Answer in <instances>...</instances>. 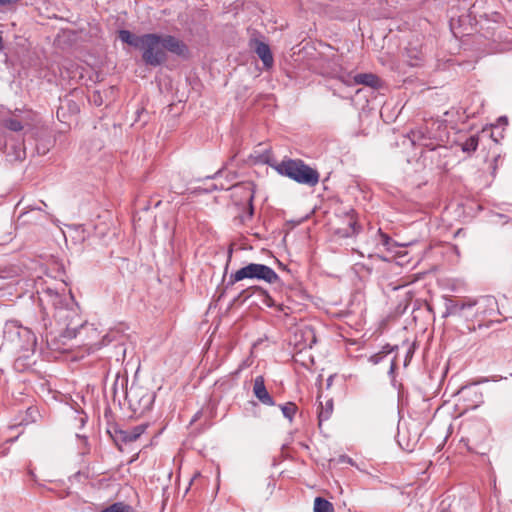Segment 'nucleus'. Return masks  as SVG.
Returning <instances> with one entry per match:
<instances>
[{
    "label": "nucleus",
    "mask_w": 512,
    "mask_h": 512,
    "mask_svg": "<svg viewBox=\"0 0 512 512\" xmlns=\"http://www.w3.org/2000/svg\"><path fill=\"white\" fill-rule=\"evenodd\" d=\"M475 303V317L492 316L498 313V302L494 296L486 295L478 299H472Z\"/></svg>",
    "instance_id": "nucleus-9"
},
{
    "label": "nucleus",
    "mask_w": 512,
    "mask_h": 512,
    "mask_svg": "<svg viewBox=\"0 0 512 512\" xmlns=\"http://www.w3.org/2000/svg\"><path fill=\"white\" fill-rule=\"evenodd\" d=\"M379 233H380V236H381L382 244L384 246H389L391 238L387 234L382 233L381 230H379Z\"/></svg>",
    "instance_id": "nucleus-26"
},
{
    "label": "nucleus",
    "mask_w": 512,
    "mask_h": 512,
    "mask_svg": "<svg viewBox=\"0 0 512 512\" xmlns=\"http://www.w3.org/2000/svg\"><path fill=\"white\" fill-rule=\"evenodd\" d=\"M221 172H222V170H218V171L214 174V176H212V178H216L218 175H220V174H221Z\"/></svg>",
    "instance_id": "nucleus-33"
},
{
    "label": "nucleus",
    "mask_w": 512,
    "mask_h": 512,
    "mask_svg": "<svg viewBox=\"0 0 512 512\" xmlns=\"http://www.w3.org/2000/svg\"><path fill=\"white\" fill-rule=\"evenodd\" d=\"M47 294L52 298V304L55 307L54 321L55 327H48L45 319H43V328L46 332V337L51 339H73L77 335L79 328L83 327V321L79 315L78 307L72 305H62V299L57 293H52L47 290ZM49 339H47L48 341Z\"/></svg>",
    "instance_id": "nucleus-1"
},
{
    "label": "nucleus",
    "mask_w": 512,
    "mask_h": 512,
    "mask_svg": "<svg viewBox=\"0 0 512 512\" xmlns=\"http://www.w3.org/2000/svg\"><path fill=\"white\" fill-rule=\"evenodd\" d=\"M475 306V303H472L471 298H465L462 300H456L452 298L445 299V312L442 317L447 318L449 316H463V312L466 309H471Z\"/></svg>",
    "instance_id": "nucleus-10"
},
{
    "label": "nucleus",
    "mask_w": 512,
    "mask_h": 512,
    "mask_svg": "<svg viewBox=\"0 0 512 512\" xmlns=\"http://www.w3.org/2000/svg\"><path fill=\"white\" fill-rule=\"evenodd\" d=\"M161 43L164 51H168L182 58H188V46L180 39L172 35H161Z\"/></svg>",
    "instance_id": "nucleus-11"
},
{
    "label": "nucleus",
    "mask_w": 512,
    "mask_h": 512,
    "mask_svg": "<svg viewBox=\"0 0 512 512\" xmlns=\"http://www.w3.org/2000/svg\"><path fill=\"white\" fill-rule=\"evenodd\" d=\"M280 175L286 176L295 182L309 187L318 184L320 175L316 169L305 164L300 159H283L275 165L270 164Z\"/></svg>",
    "instance_id": "nucleus-2"
},
{
    "label": "nucleus",
    "mask_w": 512,
    "mask_h": 512,
    "mask_svg": "<svg viewBox=\"0 0 512 512\" xmlns=\"http://www.w3.org/2000/svg\"><path fill=\"white\" fill-rule=\"evenodd\" d=\"M4 339L21 351H33L37 344L34 332L17 320H8L3 329Z\"/></svg>",
    "instance_id": "nucleus-3"
},
{
    "label": "nucleus",
    "mask_w": 512,
    "mask_h": 512,
    "mask_svg": "<svg viewBox=\"0 0 512 512\" xmlns=\"http://www.w3.org/2000/svg\"><path fill=\"white\" fill-rule=\"evenodd\" d=\"M81 425H84L85 419L83 417L80 418Z\"/></svg>",
    "instance_id": "nucleus-34"
},
{
    "label": "nucleus",
    "mask_w": 512,
    "mask_h": 512,
    "mask_svg": "<svg viewBox=\"0 0 512 512\" xmlns=\"http://www.w3.org/2000/svg\"><path fill=\"white\" fill-rule=\"evenodd\" d=\"M244 279H257L263 280L267 283H276L279 281L278 274L269 266L258 263H250L235 273H232L229 278V284L233 285L236 282Z\"/></svg>",
    "instance_id": "nucleus-4"
},
{
    "label": "nucleus",
    "mask_w": 512,
    "mask_h": 512,
    "mask_svg": "<svg viewBox=\"0 0 512 512\" xmlns=\"http://www.w3.org/2000/svg\"><path fill=\"white\" fill-rule=\"evenodd\" d=\"M15 153H16V159H22L25 155V151L22 147V145H20L16 150H15Z\"/></svg>",
    "instance_id": "nucleus-27"
},
{
    "label": "nucleus",
    "mask_w": 512,
    "mask_h": 512,
    "mask_svg": "<svg viewBox=\"0 0 512 512\" xmlns=\"http://www.w3.org/2000/svg\"><path fill=\"white\" fill-rule=\"evenodd\" d=\"M147 425L140 424L128 430L114 428L113 432L108 431L116 445L120 443H131L136 441L146 430Z\"/></svg>",
    "instance_id": "nucleus-8"
},
{
    "label": "nucleus",
    "mask_w": 512,
    "mask_h": 512,
    "mask_svg": "<svg viewBox=\"0 0 512 512\" xmlns=\"http://www.w3.org/2000/svg\"><path fill=\"white\" fill-rule=\"evenodd\" d=\"M19 0H0V5H10V4H15L17 3Z\"/></svg>",
    "instance_id": "nucleus-28"
},
{
    "label": "nucleus",
    "mask_w": 512,
    "mask_h": 512,
    "mask_svg": "<svg viewBox=\"0 0 512 512\" xmlns=\"http://www.w3.org/2000/svg\"><path fill=\"white\" fill-rule=\"evenodd\" d=\"M398 349V346L397 345H394V346H391L389 344L385 345L382 347V350L381 352L383 353V355L386 357L388 354L396 351Z\"/></svg>",
    "instance_id": "nucleus-23"
},
{
    "label": "nucleus",
    "mask_w": 512,
    "mask_h": 512,
    "mask_svg": "<svg viewBox=\"0 0 512 512\" xmlns=\"http://www.w3.org/2000/svg\"><path fill=\"white\" fill-rule=\"evenodd\" d=\"M283 416L289 421H292L294 415L297 412V406L292 402H287L280 406Z\"/></svg>",
    "instance_id": "nucleus-20"
},
{
    "label": "nucleus",
    "mask_w": 512,
    "mask_h": 512,
    "mask_svg": "<svg viewBox=\"0 0 512 512\" xmlns=\"http://www.w3.org/2000/svg\"><path fill=\"white\" fill-rule=\"evenodd\" d=\"M426 129L419 128L411 131V141L414 145L426 147L430 150H434L436 145L431 141V137L426 135Z\"/></svg>",
    "instance_id": "nucleus-15"
},
{
    "label": "nucleus",
    "mask_w": 512,
    "mask_h": 512,
    "mask_svg": "<svg viewBox=\"0 0 512 512\" xmlns=\"http://www.w3.org/2000/svg\"><path fill=\"white\" fill-rule=\"evenodd\" d=\"M356 221L350 219L349 226L352 228L353 233H356L358 230L356 229Z\"/></svg>",
    "instance_id": "nucleus-29"
},
{
    "label": "nucleus",
    "mask_w": 512,
    "mask_h": 512,
    "mask_svg": "<svg viewBox=\"0 0 512 512\" xmlns=\"http://www.w3.org/2000/svg\"><path fill=\"white\" fill-rule=\"evenodd\" d=\"M255 53L261 59L265 68L273 66L274 59L268 44L262 41H255Z\"/></svg>",
    "instance_id": "nucleus-14"
},
{
    "label": "nucleus",
    "mask_w": 512,
    "mask_h": 512,
    "mask_svg": "<svg viewBox=\"0 0 512 512\" xmlns=\"http://www.w3.org/2000/svg\"><path fill=\"white\" fill-rule=\"evenodd\" d=\"M478 144L479 137L477 135H472L461 144V149L465 153H472L476 151Z\"/></svg>",
    "instance_id": "nucleus-18"
},
{
    "label": "nucleus",
    "mask_w": 512,
    "mask_h": 512,
    "mask_svg": "<svg viewBox=\"0 0 512 512\" xmlns=\"http://www.w3.org/2000/svg\"><path fill=\"white\" fill-rule=\"evenodd\" d=\"M314 512H335L333 504L322 497H316L314 500Z\"/></svg>",
    "instance_id": "nucleus-17"
},
{
    "label": "nucleus",
    "mask_w": 512,
    "mask_h": 512,
    "mask_svg": "<svg viewBox=\"0 0 512 512\" xmlns=\"http://www.w3.org/2000/svg\"><path fill=\"white\" fill-rule=\"evenodd\" d=\"M101 512H134L133 508L122 502H116L107 508L101 510Z\"/></svg>",
    "instance_id": "nucleus-19"
},
{
    "label": "nucleus",
    "mask_w": 512,
    "mask_h": 512,
    "mask_svg": "<svg viewBox=\"0 0 512 512\" xmlns=\"http://www.w3.org/2000/svg\"><path fill=\"white\" fill-rule=\"evenodd\" d=\"M78 438L82 439L84 442V445L87 446V438L85 436L77 435Z\"/></svg>",
    "instance_id": "nucleus-31"
},
{
    "label": "nucleus",
    "mask_w": 512,
    "mask_h": 512,
    "mask_svg": "<svg viewBox=\"0 0 512 512\" xmlns=\"http://www.w3.org/2000/svg\"><path fill=\"white\" fill-rule=\"evenodd\" d=\"M397 369V359L394 357L390 364L389 375L394 378L395 371Z\"/></svg>",
    "instance_id": "nucleus-24"
},
{
    "label": "nucleus",
    "mask_w": 512,
    "mask_h": 512,
    "mask_svg": "<svg viewBox=\"0 0 512 512\" xmlns=\"http://www.w3.org/2000/svg\"><path fill=\"white\" fill-rule=\"evenodd\" d=\"M385 358V356L383 355V353L381 351H379L378 353H375L373 354L372 356H370L369 358V361L374 364V365H377L379 364L383 359Z\"/></svg>",
    "instance_id": "nucleus-22"
},
{
    "label": "nucleus",
    "mask_w": 512,
    "mask_h": 512,
    "mask_svg": "<svg viewBox=\"0 0 512 512\" xmlns=\"http://www.w3.org/2000/svg\"><path fill=\"white\" fill-rule=\"evenodd\" d=\"M357 85H364L373 89H380L383 85L382 80L373 73H359L353 78Z\"/></svg>",
    "instance_id": "nucleus-13"
},
{
    "label": "nucleus",
    "mask_w": 512,
    "mask_h": 512,
    "mask_svg": "<svg viewBox=\"0 0 512 512\" xmlns=\"http://www.w3.org/2000/svg\"><path fill=\"white\" fill-rule=\"evenodd\" d=\"M252 214H253V208H252V206H251V207H250V215H252Z\"/></svg>",
    "instance_id": "nucleus-36"
},
{
    "label": "nucleus",
    "mask_w": 512,
    "mask_h": 512,
    "mask_svg": "<svg viewBox=\"0 0 512 512\" xmlns=\"http://www.w3.org/2000/svg\"><path fill=\"white\" fill-rule=\"evenodd\" d=\"M413 354H414V347H410L409 350L407 351V354H406V357H405V361H404V366L406 367L408 365V363L411 361L412 357H413Z\"/></svg>",
    "instance_id": "nucleus-25"
},
{
    "label": "nucleus",
    "mask_w": 512,
    "mask_h": 512,
    "mask_svg": "<svg viewBox=\"0 0 512 512\" xmlns=\"http://www.w3.org/2000/svg\"><path fill=\"white\" fill-rule=\"evenodd\" d=\"M3 49H4V43H3L2 37L0 36V51H2Z\"/></svg>",
    "instance_id": "nucleus-32"
},
{
    "label": "nucleus",
    "mask_w": 512,
    "mask_h": 512,
    "mask_svg": "<svg viewBox=\"0 0 512 512\" xmlns=\"http://www.w3.org/2000/svg\"><path fill=\"white\" fill-rule=\"evenodd\" d=\"M253 200V194H250L249 201L251 202Z\"/></svg>",
    "instance_id": "nucleus-35"
},
{
    "label": "nucleus",
    "mask_w": 512,
    "mask_h": 512,
    "mask_svg": "<svg viewBox=\"0 0 512 512\" xmlns=\"http://www.w3.org/2000/svg\"><path fill=\"white\" fill-rule=\"evenodd\" d=\"M332 411H333V403H332V400H329L326 402L325 407L322 406L321 411L319 412V415H318L319 421L322 422V421L328 420L332 414Z\"/></svg>",
    "instance_id": "nucleus-21"
},
{
    "label": "nucleus",
    "mask_w": 512,
    "mask_h": 512,
    "mask_svg": "<svg viewBox=\"0 0 512 512\" xmlns=\"http://www.w3.org/2000/svg\"><path fill=\"white\" fill-rule=\"evenodd\" d=\"M142 59L150 66H160L167 60V54L161 43V35L156 33L144 34L141 46Z\"/></svg>",
    "instance_id": "nucleus-5"
},
{
    "label": "nucleus",
    "mask_w": 512,
    "mask_h": 512,
    "mask_svg": "<svg viewBox=\"0 0 512 512\" xmlns=\"http://www.w3.org/2000/svg\"><path fill=\"white\" fill-rule=\"evenodd\" d=\"M126 399L134 413L144 414L151 410L155 395L140 386H131L126 391Z\"/></svg>",
    "instance_id": "nucleus-6"
},
{
    "label": "nucleus",
    "mask_w": 512,
    "mask_h": 512,
    "mask_svg": "<svg viewBox=\"0 0 512 512\" xmlns=\"http://www.w3.org/2000/svg\"><path fill=\"white\" fill-rule=\"evenodd\" d=\"M94 102H95L97 105H100V104H101V99H100V95H99V94H94Z\"/></svg>",
    "instance_id": "nucleus-30"
},
{
    "label": "nucleus",
    "mask_w": 512,
    "mask_h": 512,
    "mask_svg": "<svg viewBox=\"0 0 512 512\" xmlns=\"http://www.w3.org/2000/svg\"><path fill=\"white\" fill-rule=\"evenodd\" d=\"M119 38L122 42L127 43L128 45L141 49V46L144 41V35L137 36L130 32L129 30H120Z\"/></svg>",
    "instance_id": "nucleus-16"
},
{
    "label": "nucleus",
    "mask_w": 512,
    "mask_h": 512,
    "mask_svg": "<svg viewBox=\"0 0 512 512\" xmlns=\"http://www.w3.org/2000/svg\"><path fill=\"white\" fill-rule=\"evenodd\" d=\"M35 117L32 110L15 109L9 117L3 120V126L13 132H19L26 126H32Z\"/></svg>",
    "instance_id": "nucleus-7"
},
{
    "label": "nucleus",
    "mask_w": 512,
    "mask_h": 512,
    "mask_svg": "<svg viewBox=\"0 0 512 512\" xmlns=\"http://www.w3.org/2000/svg\"><path fill=\"white\" fill-rule=\"evenodd\" d=\"M253 393L255 397L264 405L273 406L275 402L265 387L263 376H257L254 379Z\"/></svg>",
    "instance_id": "nucleus-12"
}]
</instances>
